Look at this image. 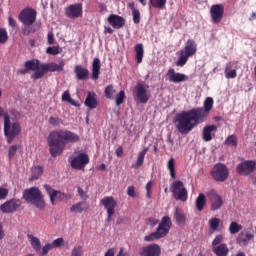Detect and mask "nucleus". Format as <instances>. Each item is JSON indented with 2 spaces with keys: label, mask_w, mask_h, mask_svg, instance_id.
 I'll return each instance as SVG.
<instances>
[{
  "label": "nucleus",
  "mask_w": 256,
  "mask_h": 256,
  "mask_svg": "<svg viewBox=\"0 0 256 256\" xmlns=\"http://www.w3.org/2000/svg\"><path fill=\"white\" fill-rule=\"evenodd\" d=\"M24 67L27 71H35V73H38V71H41V61L38 59L28 60L24 63Z\"/></svg>",
  "instance_id": "28"
},
{
  "label": "nucleus",
  "mask_w": 256,
  "mask_h": 256,
  "mask_svg": "<svg viewBox=\"0 0 256 256\" xmlns=\"http://www.w3.org/2000/svg\"><path fill=\"white\" fill-rule=\"evenodd\" d=\"M148 223H149V225H152V226L158 225L159 224V219H157V218H149L148 219Z\"/></svg>",
  "instance_id": "62"
},
{
  "label": "nucleus",
  "mask_w": 256,
  "mask_h": 256,
  "mask_svg": "<svg viewBox=\"0 0 256 256\" xmlns=\"http://www.w3.org/2000/svg\"><path fill=\"white\" fill-rule=\"evenodd\" d=\"M89 155L87 153H79L70 160V167L76 171H85V167L89 165Z\"/></svg>",
  "instance_id": "9"
},
{
  "label": "nucleus",
  "mask_w": 256,
  "mask_h": 256,
  "mask_svg": "<svg viewBox=\"0 0 256 256\" xmlns=\"http://www.w3.org/2000/svg\"><path fill=\"white\" fill-rule=\"evenodd\" d=\"M237 77V70H231L230 72H226L227 79H235Z\"/></svg>",
  "instance_id": "58"
},
{
  "label": "nucleus",
  "mask_w": 256,
  "mask_h": 256,
  "mask_svg": "<svg viewBox=\"0 0 256 256\" xmlns=\"http://www.w3.org/2000/svg\"><path fill=\"white\" fill-rule=\"evenodd\" d=\"M215 131H217V126L215 125L204 127L202 131V139L206 142L212 141L213 137H215Z\"/></svg>",
  "instance_id": "25"
},
{
  "label": "nucleus",
  "mask_w": 256,
  "mask_h": 256,
  "mask_svg": "<svg viewBox=\"0 0 256 256\" xmlns=\"http://www.w3.org/2000/svg\"><path fill=\"white\" fill-rule=\"evenodd\" d=\"M127 195L129 197H135L136 193H135V186H129L127 188Z\"/></svg>",
  "instance_id": "59"
},
{
  "label": "nucleus",
  "mask_w": 256,
  "mask_h": 256,
  "mask_svg": "<svg viewBox=\"0 0 256 256\" xmlns=\"http://www.w3.org/2000/svg\"><path fill=\"white\" fill-rule=\"evenodd\" d=\"M152 7L156 9H165V5H167V0H150Z\"/></svg>",
  "instance_id": "42"
},
{
  "label": "nucleus",
  "mask_w": 256,
  "mask_h": 256,
  "mask_svg": "<svg viewBox=\"0 0 256 256\" xmlns=\"http://www.w3.org/2000/svg\"><path fill=\"white\" fill-rule=\"evenodd\" d=\"M101 205L106 209L107 213H115L117 201L113 196H106L100 200Z\"/></svg>",
  "instance_id": "21"
},
{
  "label": "nucleus",
  "mask_w": 256,
  "mask_h": 256,
  "mask_svg": "<svg viewBox=\"0 0 256 256\" xmlns=\"http://www.w3.org/2000/svg\"><path fill=\"white\" fill-rule=\"evenodd\" d=\"M167 169L170 172V177L176 179L177 175L175 174V158H170L167 163Z\"/></svg>",
  "instance_id": "39"
},
{
  "label": "nucleus",
  "mask_w": 256,
  "mask_h": 256,
  "mask_svg": "<svg viewBox=\"0 0 256 256\" xmlns=\"http://www.w3.org/2000/svg\"><path fill=\"white\" fill-rule=\"evenodd\" d=\"M80 139L81 137L71 130H54L47 138L49 153L52 157H58L65 151L68 143H79Z\"/></svg>",
  "instance_id": "1"
},
{
  "label": "nucleus",
  "mask_w": 256,
  "mask_h": 256,
  "mask_svg": "<svg viewBox=\"0 0 256 256\" xmlns=\"http://www.w3.org/2000/svg\"><path fill=\"white\" fill-rule=\"evenodd\" d=\"M134 97L136 103H147L151 98V95L147 93V87L143 82H138L134 87Z\"/></svg>",
  "instance_id": "11"
},
{
  "label": "nucleus",
  "mask_w": 256,
  "mask_h": 256,
  "mask_svg": "<svg viewBox=\"0 0 256 256\" xmlns=\"http://www.w3.org/2000/svg\"><path fill=\"white\" fill-rule=\"evenodd\" d=\"M224 145H226L227 147H237V136L229 135L226 138Z\"/></svg>",
  "instance_id": "40"
},
{
  "label": "nucleus",
  "mask_w": 256,
  "mask_h": 256,
  "mask_svg": "<svg viewBox=\"0 0 256 256\" xmlns=\"http://www.w3.org/2000/svg\"><path fill=\"white\" fill-rule=\"evenodd\" d=\"M77 191H78V195H79L80 199H82L83 201H87V199H89V195L87 194V192L85 190H83V188L78 187Z\"/></svg>",
  "instance_id": "53"
},
{
  "label": "nucleus",
  "mask_w": 256,
  "mask_h": 256,
  "mask_svg": "<svg viewBox=\"0 0 256 256\" xmlns=\"http://www.w3.org/2000/svg\"><path fill=\"white\" fill-rule=\"evenodd\" d=\"M140 256H161V246L158 244H149L140 248Z\"/></svg>",
  "instance_id": "19"
},
{
  "label": "nucleus",
  "mask_w": 256,
  "mask_h": 256,
  "mask_svg": "<svg viewBox=\"0 0 256 256\" xmlns=\"http://www.w3.org/2000/svg\"><path fill=\"white\" fill-rule=\"evenodd\" d=\"M214 255L216 256H227L229 255V247L227 244L222 243L212 248Z\"/></svg>",
  "instance_id": "32"
},
{
  "label": "nucleus",
  "mask_w": 256,
  "mask_h": 256,
  "mask_svg": "<svg viewBox=\"0 0 256 256\" xmlns=\"http://www.w3.org/2000/svg\"><path fill=\"white\" fill-rule=\"evenodd\" d=\"M116 256H129V253L125 252V248L121 247L119 253Z\"/></svg>",
  "instance_id": "64"
},
{
  "label": "nucleus",
  "mask_w": 256,
  "mask_h": 256,
  "mask_svg": "<svg viewBox=\"0 0 256 256\" xmlns=\"http://www.w3.org/2000/svg\"><path fill=\"white\" fill-rule=\"evenodd\" d=\"M174 219H175L177 225H185V223H187V215H185L183 208H181V207L175 208Z\"/></svg>",
  "instance_id": "26"
},
{
  "label": "nucleus",
  "mask_w": 256,
  "mask_h": 256,
  "mask_svg": "<svg viewBox=\"0 0 256 256\" xmlns=\"http://www.w3.org/2000/svg\"><path fill=\"white\" fill-rule=\"evenodd\" d=\"M21 205H23V202H21L19 198H12L0 205V211L7 215H11V213L19 211Z\"/></svg>",
  "instance_id": "12"
},
{
  "label": "nucleus",
  "mask_w": 256,
  "mask_h": 256,
  "mask_svg": "<svg viewBox=\"0 0 256 256\" xmlns=\"http://www.w3.org/2000/svg\"><path fill=\"white\" fill-rule=\"evenodd\" d=\"M213 109V98L208 97L204 101V107L194 108V111L205 121V118L209 116V112Z\"/></svg>",
  "instance_id": "18"
},
{
  "label": "nucleus",
  "mask_w": 256,
  "mask_h": 256,
  "mask_svg": "<svg viewBox=\"0 0 256 256\" xmlns=\"http://www.w3.org/2000/svg\"><path fill=\"white\" fill-rule=\"evenodd\" d=\"M8 23H9L10 27H13V28L17 27V21H15V19H13V17H11V16H9V18H8Z\"/></svg>",
  "instance_id": "61"
},
{
  "label": "nucleus",
  "mask_w": 256,
  "mask_h": 256,
  "mask_svg": "<svg viewBox=\"0 0 256 256\" xmlns=\"http://www.w3.org/2000/svg\"><path fill=\"white\" fill-rule=\"evenodd\" d=\"M243 229V226L241 224H238L237 222L230 223L229 231L231 235H236V233H239Z\"/></svg>",
  "instance_id": "41"
},
{
  "label": "nucleus",
  "mask_w": 256,
  "mask_h": 256,
  "mask_svg": "<svg viewBox=\"0 0 256 256\" xmlns=\"http://www.w3.org/2000/svg\"><path fill=\"white\" fill-rule=\"evenodd\" d=\"M108 23L114 29H121L125 25V18L116 14H111L108 16Z\"/></svg>",
  "instance_id": "22"
},
{
  "label": "nucleus",
  "mask_w": 256,
  "mask_h": 256,
  "mask_svg": "<svg viewBox=\"0 0 256 256\" xmlns=\"http://www.w3.org/2000/svg\"><path fill=\"white\" fill-rule=\"evenodd\" d=\"M83 246H74L71 252V256H83Z\"/></svg>",
  "instance_id": "50"
},
{
  "label": "nucleus",
  "mask_w": 256,
  "mask_h": 256,
  "mask_svg": "<svg viewBox=\"0 0 256 256\" xmlns=\"http://www.w3.org/2000/svg\"><path fill=\"white\" fill-rule=\"evenodd\" d=\"M256 161L253 160H245L236 166V171L239 175H243L247 177V175H251L253 171H255Z\"/></svg>",
  "instance_id": "15"
},
{
  "label": "nucleus",
  "mask_w": 256,
  "mask_h": 256,
  "mask_svg": "<svg viewBox=\"0 0 256 256\" xmlns=\"http://www.w3.org/2000/svg\"><path fill=\"white\" fill-rule=\"evenodd\" d=\"M225 13V7L223 4H214L210 8V16L211 21L214 25H217L218 23H221L223 20V15Z\"/></svg>",
  "instance_id": "17"
},
{
  "label": "nucleus",
  "mask_w": 256,
  "mask_h": 256,
  "mask_svg": "<svg viewBox=\"0 0 256 256\" xmlns=\"http://www.w3.org/2000/svg\"><path fill=\"white\" fill-rule=\"evenodd\" d=\"M171 225V218L169 216H164L161 222L159 223L157 230L162 232L164 236H167L169 230L171 229Z\"/></svg>",
  "instance_id": "24"
},
{
  "label": "nucleus",
  "mask_w": 256,
  "mask_h": 256,
  "mask_svg": "<svg viewBox=\"0 0 256 256\" xmlns=\"http://www.w3.org/2000/svg\"><path fill=\"white\" fill-rule=\"evenodd\" d=\"M97 95L95 93L88 92L87 97L85 99V105L89 109H97V105L99 103L97 102Z\"/></svg>",
  "instance_id": "30"
},
{
  "label": "nucleus",
  "mask_w": 256,
  "mask_h": 256,
  "mask_svg": "<svg viewBox=\"0 0 256 256\" xmlns=\"http://www.w3.org/2000/svg\"><path fill=\"white\" fill-rule=\"evenodd\" d=\"M64 11L68 19H79V17H83V4H70L68 7L64 9Z\"/></svg>",
  "instance_id": "16"
},
{
  "label": "nucleus",
  "mask_w": 256,
  "mask_h": 256,
  "mask_svg": "<svg viewBox=\"0 0 256 256\" xmlns=\"http://www.w3.org/2000/svg\"><path fill=\"white\" fill-rule=\"evenodd\" d=\"M170 191L176 201H182V203H185V201H187V188H185L181 180L174 181L170 187Z\"/></svg>",
  "instance_id": "7"
},
{
  "label": "nucleus",
  "mask_w": 256,
  "mask_h": 256,
  "mask_svg": "<svg viewBox=\"0 0 256 256\" xmlns=\"http://www.w3.org/2000/svg\"><path fill=\"white\" fill-rule=\"evenodd\" d=\"M104 93L106 99H113V96L115 95V88H113V85H108Z\"/></svg>",
  "instance_id": "46"
},
{
  "label": "nucleus",
  "mask_w": 256,
  "mask_h": 256,
  "mask_svg": "<svg viewBox=\"0 0 256 256\" xmlns=\"http://www.w3.org/2000/svg\"><path fill=\"white\" fill-rule=\"evenodd\" d=\"M9 39V35L7 34V30L4 28H0V44L7 43V40Z\"/></svg>",
  "instance_id": "49"
},
{
  "label": "nucleus",
  "mask_w": 256,
  "mask_h": 256,
  "mask_svg": "<svg viewBox=\"0 0 256 256\" xmlns=\"http://www.w3.org/2000/svg\"><path fill=\"white\" fill-rule=\"evenodd\" d=\"M74 73L78 81H87V79H89V69L84 68L81 65H76L74 67Z\"/></svg>",
  "instance_id": "23"
},
{
  "label": "nucleus",
  "mask_w": 256,
  "mask_h": 256,
  "mask_svg": "<svg viewBox=\"0 0 256 256\" xmlns=\"http://www.w3.org/2000/svg\"><path fill=\"white\" fill-rule=\"evenodd\" d=\"M71 213H84L89 211V204L87 202H78L70 207Z\"/></svg>",
  "instance_id": "31"
},
{
  "label": "nucleus",
  "mask_w": 256,
  "mask_h": 256,
  "mask_svg": "<svg viewBox=\"0 0 256 256\" xmlns=\"http://www.w3.org/2000/svg\"><path fill=\"white\" fill-rule=\"evenodd\" d=\"M163 237H165V234L162 231L158 230L157 228L155 232L145 236L144 241L151 243V241H155L157 239H163Z\"/></svg>",
  "instance_id": "36"
},
{
  "label": "nucleus",
  "mask_w": 256,
  "mask_h": 256,
  "mask_svg": "<svg viewBox=\"0 0 256 256\" xmlns=\"http://www.w3.org/2000/svg\"><path fill=\"white\" fill-rule=\"evenodd\" d=\"M27 238L29 239L30 245L34 251H36V253H41V240L31 234H27Z\"/></svg>",
  "instance_id": "33"
},
{
  "label": "nucleus",
  "mask_w": 256,
  "mask_h": 256,
  "mask_svg": "<svg viewBox=\"0 0 256 256\" xmlns=\"http://www.w3.org/2000/svg\"><path fill=\"white\" fill-rule=\"evenodd\" d=\"M205 205H207V197L205 194L200 193L195 200V207L197 211H203V209H205Z\"/></svg>",
  "instance_id": "34"
},
{
  "label": "nucleus",
  "mask_w": 256,
  "mask_h": 256,
  "mask_svg": "<svg viewBox=\"0 0 256 256\" xmlns=\"http://www.w3.org/2000/svg\"><path fill=\"white\" fill-rule=\"evenodd\" d=\"M23 199L26 203L35 205L37 209H45V199L43 193L37 187H31L23 192Z\"/></svg>",
  "instance_id": "3"
},
{
  "label": "nucleus",
  "mask_w": 256,
  "mask_h": 256,
  "mask_svg": "<svg viewBox=\"0 0 256 256\" xmlns=\"http://www.w3.org/2000/svg\"><path fill=\"white\" fill-rule=\"evenodd\" d=\"M51 249H53V245H51V243H48L43 246L42 249L40 247V252H38V254L45 256L49 253V251H51Z\"/></svg>",
  "instance_id": "51"
},
{
  "label": "nucleus",
  "mask_w": 256,
  "mask_h": 256,
  "mask_svg": "<svg viewBox=\"0 0 256 256\" xmlns=\"http://www.w3.org/2000/svg\"><path fill=\"white\" fill-rule=\"evenodd\" d=\"M221 223V220L219 218H212L209 220V225L212 233L214 231H217L219 229V224Z\"/></svg>",
  "instance_id": "44"
},
{
  "label": "nucleus",
  "mask_w": 256,
  "mask_h": 256,
  "mask_svg": "<svg viewBox=\"0 0 256 256\" xmlns=\"http://www.w3.org/2000/svg\"><path fill=\"white\" fill-rule=\"evenodd\" d=\"M15 153H17V145L10 146L8 150V158L10 161L15 157Z\"/></svg>",
  "instance_id": "55"
},
{
  "label": "nucleus",
  "mask_w": 256,
  "mask_h": 256,
  "mask_svg": "<svg viewBox=\"0 0 256 256\" xmlns=\"http://www.w3.org/2000/svg\"><path fill=\"white\" fill-rule=\"evenodd\" d=\"M21 133V124L19 121L11 123V117L8 113H4V135L7 138V143H13V139Z\"/></svg>",
  "instance_id": "5"
},
{
  "label": "nucleus",
  "mask_w": 256,
  "mask_h": 256,
  "mask_svg": "<svg viewBox=\"0 0 256 256\" xmlns=\"http://www.w3.org/2000/svg\"><path fill=\"white\" fill-rule=\"evenodd\" d=\"M197 54V43L193 39H188L184 49L178 52V60L176 62L177 67H184L189 61V57Z\"/></svg>",
  "instance_id": "4"
},
{
  "label": "nucleus",
  "mask_w": 256,
  "mask_h": 256,
  "mask_svg": "<svg viewBox=\"0 0 256 256\" xmlns=\"http://www.w3.org/2000/svg\"><path fill=\"white\" fill-rule=\"evenodd\" d=\"M101 73V60L99 58H94L92 62V79L97 81Z\"/></svg>",
  "instance_id": "29"
},
{
  "label": "nucleus",
  "mask_w": 256,
  "mask_h": 256,
  "mask_svg": "<svg viewBox=\"0 0 256 256\" xmlns=\"http://www.w3.org/2000/svg\"><path fill=\"white\" fill-rule=\"evenodd\" d=\"M132 16L133 23H135V25H139V23H141V12H139V10H134V12H132Z\"/></svg>",
  "instance_id": "52"
},
{
  "label": "nucleus",
  "mask_w": 256,
  "mask_h": 256,
  "mask_svg": "<svg viewBox=\"0 0 256 256\" xmlns=\"http://www.w3.org/2000/svg\"><path fill=\"white\" fill-rule=\"evenodd\" d=\"M203 122L201 116L194 108L178 113L174 118V125L181 135H189L197 125H201Z\"/></svg>",
  "instance_id": "2"
},
{
  "label": "nucleus",
  "mask_w": 256,
  "mask_h": 256,
  "mask_svg": "<svg viewBox=\"0 0 256 256\" xmlns=\"http://www.w3.org/2000/svg\"><path fill=\"white\" fill-rule=\"evenodd\" d=\"M166 76L168 77V81H170V83H183L184 81L189 80V76L183 73L175 72V69L173 68L168 70Z\"/></svg>",
  "instance_id": "20"
},
{
  "label": "nucleus",
  "mask_w": 256,
  "mask_h": 256,
  "mask_svg": "<svg viewBox=\"0 0 256 256\" xmlns=\"http://www.w3.org/2000/svg\"><path fill=\"white\" fill-rule=\"evenodd\" d=\"M48 123L52 125V127H59L60 125H63V119L55 116H51L48 119Z\"/></svg>",
  "instance_id": "43"
},
{
  "label": "nucleus",
  "mask_w": 256,
  "mask_h": 256,
  "mask_svg": "<svg viewBox=\"0 0 256 256\" xmlns=\"http://www.w3.org/2000/svg\"><path fill=\"white\" fill-rule=\"evenodd\" d=\"M35 28L31 27V25H24V27H22L21 33L22 35H24L25 37H28V35H31V33H35Z\"/></svg>",
  "instance_id": "47"
},
{
  "label": "nucleus",
  "mask_w": 256,
  "mask_h": 256,
  "mask_svg": "<svg viewBox=\"0 0 256 256\" xmlns=\"http://www.w3.org/2000/svg\"><path fill=\"white\" fill-rule=\"evenodd\" d=\"M134 51L136 53L137 63H143V55L145 53V50L143 49V44H136V46L134 47Z\"/></svg>",
  "instance_id": "37"
},
{
  "label": "nucleus",
  "mask_w": 256,
  "mask_h": 256,
  "mask_svg": "<svg viewBox=\"0 0 256 256\" xmlns=\"http://www.w3.org/2000/svg\"><path fill=\"white\" fill-rule=\"evenodd\" d=\"M65 67V62H60V64H57L55 62H51V63H43L40 66V71L38 72H34L31 75V79H43V77H45L46 73H49V71H51V73H55V71L61 72L63 71V68Z\"/></svg>",
  "instance_id": "6"
},
{
  "label": "nucleus",
  "mask_w": 256,
  "mask_h": 256,
  "mask_svg": "<svg viewBox=\"0 0 256 256\" xmlns=\"http://www.w3.org/2000/svg\"><path fill=\"white\" fill-rule=\"evenodd\" d=\"M149 148H144L138 155L136 163L132 165V169H139L143 163H145V155H147Z\"/></svg>",
  "instance_id": "35"
},
{
  "label": "nucleus",
  "mask_w": 256,
  "mask_h": 256,
  "mask_svg": "<svg viewBox=\"0 0 256 256\" xmlns=\"http://www.w3.org/2000/svg\"><path fill=\"white\" fill-rule=\"evenodd\" d=\"M9 196V189L0 187V201H4Z\"/></svg>",
  "instance_id": "56"
},
{
  "label": "nucleus",
  "mask_w": 256,
  "mask_h": 256,
  "mask_svg": "<svg viewBox=\"0 0 256 256\" xmlns=\"http://www.w3.org/2000/svg\"><path fill=\"white\" fill-rule=\"evenodd\" d=\"M64 244L65 240L63 238H57L52 243H50V245H52V249L54 247H63Z\"/></svg>",
  "instance_id": "54"
},
{
  "label": "nucleus",
  "mask_w": 256,
  "mask_h": 256,
  "mask_svg": "<svg viewBox=\"0 0 256 256\" xmlns=\"http://www.w3.org/2000/svg\"><path fill=\"white\" fill-rule=\"evenodd\" d=\"M43 175V167L41 166H34L32 168V174L30 181H37Z\"/></svg>",
  "instance_id": "38"
},
{
  "label": "nucleus",
  "mask_w": 256,
  "mask_h": 256,
  "mask_svg": "<svg viewBox=\"0 0 256 256\" xmlns=\"http://www.w3.org/2000/svg\"><path fill=\"white\" fill-rule=\"evenodd\" d=\"M206 197L210 201V211H219L223 207V197L215 190L206 193Z\"/></svg>",
  "instance_id": "14"
},
{
  "label": "nucleus",
  "mask_w": 256,
  "mask_h": 256,
  "mask_svg": "<svg viewBox=\"0 0 256 256\" xmlns=\"http://www.w3.org/2000/svg\"><path fill=\"white\" fill-rule=\"evenodd\" d=\"M223 243V235H217L212 241V247H218Z\"/></svg>",
  "instance_id": "57"
},
{
  "label": "nucleus",
  "mask_w": 256,
  "mask_h": 256,
  "mask_svg": "<svg viewBox=\"0 0 256 256\" xmlns=\"http://www.w3.org/2000/svg\"><path fill=\"white\" fill-rule=\"evenodd\" d=\"M210 175L214 179V181L223 183V181H227L229 177V169L225 164L218 163L215 164L210 172Z\"/></svg>",
  "instance_id": "8"
},
{
  "label": "nucleus",
  "mask_w": 256,
  "mask_h": 256,
  "mask_svg": "<svg viewBox=\"0 0 256 256\" xmlns=\"http://www.w3.org/2000/svg\"><path fill=\"white\" fill-rule=\"evenodd\" d=\"M53 43H55V38L53 36V34H48V45H53Z\"/></svg>",
  "instance_id": "63"
},
{
  "label": "nucleus",
  "mask_w": 256,
  "mask_h": 256,
  "mask_svg": "<svg viewBox=\"0 0 256 256\" xmlns=\"http://www.w3.org/2000/svg\"><path fill=\"white\" fill-rule=\"evenodd\" d=\"M62 49L59 46H49L46 49V53L47 55H59V53H61Z\"/></svg>",
  "instance_id": "45"
},
{
  "label": "nucleus",
  "mask_w": 256,
  "mask_h": 256,
  "mask_svg": "<svg viewBox=\"0 0 256 256\" xmlns=\"http://www.w3.org/2000/svg\"><path fill=\"white\" fill-rule=\"evenodd\" d=\"M71 99V94H69V91H65L63 94H62V101H67L69 102Z\"/></svg>",
  "instance_id": "60"
},
{
  "label": "nucleus",
  "mask_w": 256,
  "mask_h": 256,
  "mask_svg": "<svg viewBox=\"0 0 256 256\" xmlns=\"http://www.w3.org/2000/svg\"><path fill=\"white\" fill-rule=\"evenodd\" d=\"M44 189L46 193L49 195L50 203L52 205H55V199H59V201H69L72 196L71 194L63 193L59 190L53 189L51 185L45 184Z\"/></svg>",
  "instance_id": "10"
},
{
  "label": "nucleus",
  "mask_w": 256,
  "mask_h": 256,
  "mask_svg": "<svg viewBox=\"0 0 256 256\" xmlns=\"http://www.w3.org/2000/svg\"><path fill=\"white\" fill-rule=\"evenodd\" d=\"M116 106L119 107L122 105V103L125 101V91L121 90L117 95H116Z\"/></svg>",
  "instance_id": "48"
},
{
  "label": "nucleus",
  "mask_w": 256,
  "mask_h": 256,
  "mask_svg": "<svg viewBox=\"0 0 256 256\" xmlns=\"http://www.w3.org/2000/svg\"><path fill=\"white\" fill-rule=\"evenodd\" d=\"M255 238V235L249 232H241L237 238V243L243 247H247L250 241Z\"/></svg>",
  "instance_id": "27"
},
{
  "label": "nucleus",
  "mask_w": 256,
  "mask_h": 256,
  "mask_svg": "<svg viewBox=\"0 0 256 256\" xmlns=\"http://www.w3.org/2000/svg\"><path fill=\"white\" fill-rule=\"evenodd\" d=\"M18 19L23 25H33L37 21V11L33 8H25L20 12Z\"/></svg>",
  "instance_id": "13"
}]
</instances>
